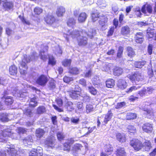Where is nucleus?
Listing matches in <instances>:
<instances>
[{"label": "nucleus", "instance_id": "1", "mask_svg": "<svg viewBox=\"0 0 156 156\" xmlns=\"http://www.w3.org/2000/svg\"><path fill=\"white\" fill-rule=\"evenodd\" d=\"M86 34L84 31H75L71 34L72 37L73 38L77 37L78 44L80 46H84L87 44V38L84 35Z\"/></svg>", "mask_w": 156, "mask_h": 156}, {"label": "nucleus", "instance_id": "2", "mask_svg": "<svg viewBox=\"0 0 156 156\" xmlns=\"http://www.w3.org/2000/svg\"><path fill=\"white\" fill-rule=\"evenodd\" d=\"M130 145L133 147L135 150L139 151L143 147V144L138 139H133L130 142Z\"/></svg>", "mask_w": 156, "mask_h": 156}, {"label": "nucleus", "instance_id": "3", "mask_svg": "<svg viewBox=\"0 0 156 156\" xmlns=\"http://www.w3.org/2000/svg\"><path fill=\"white\" fill-rule=\"evenodd\" d=\"M129 78L133 82V81H142L144 78L143 75L138 72L135 73L134 74L130 75Z\"/></svg>", "mask_w": 156, "mask_h": 156}, {"label": "nucleus", "instance_id": "4", "mask_svg": "<svg viewBox=\"0 0 156 156\" xmlns=\"http://www.w3.org/2000/svg\"><path fill=\"white\" fill-rule=\"evenodd\" d=\"M36 53H34L33 54V55H34V57L32 56L31 58L30 56H28L26 55H24L22 61L20 63V66L22 67H26L27 64L30 62V59L31 60H33L36 58Z\"/></svg>", "mask_w": 156, "mask_h": 156}, {"label": "nucleus", "instance_id": "5", "mask_svg": "<svg viewBox=\"0 0 156 156\" xmlns=\"http://www.w3.org/2000/svg\"><path fill=\"white\" fill-rule=\"evenodd\" d=\"M11 135V130L8 129L3 131L0 135V142H4L6 139V137L10 136Z\"/></svg>", "mask_w": 156, "mask_h": 156}, {"label": "nucleus", "instance_id": "6", "mask_svg": "<svg viewBox=\"0 0 156 156\" xmlns=\"http://www.w3.org/2000/svg\"><path fill=\"white\" fill-rule=\"evenodd\" d=\"M48 79L47 77L44 75H42L38 78L36 80V83L41 86H44L45 85Z\"/></svg>", "mask_w": 156, "mask_h": 156}, {"label": "nucleus", "instance_id": "7", "mask_svg": "<svg viewBox=\"0 0 156 156\" xmlns=\"http://www.w3.org/2000/svg\"><path fill=\"white\" fill-rule=\"evenodd\" d=\"M76 88H77V90H72V91L69 92L70 96L73 99H76L78 97V95L79 94L81 90L80 88L78 86H76L75 89Z\"/></svg>", "mask_w": 156, "mask_h": 156}, {"label": "nucleus", "instance_id": "8", "mask_svg": "<svg viewBox=\"0 0 156 156\" xmlns=\"http://www.w3.org/2000/svg\"><path fill=\"white\" fill-rule=\"evenodd\" d=\"M142 129L144 131L147 133H150L153 130L152 124L149 123H144L142 126Z\"/></svg>", "mask_w": 156, "mask_h": 156}, {"label": "nucleus", "instance_id": "9", "mask_svg": "<svg viewBox=\"0 0 156 156\" xmlns=\"http://www.w3.org/2000/svg\"><path fill=\"white\" fill-rule=\"evenodd\" d=\"M44 143L47 147L53 148L55 145V140L54 138L49 137L46 140Z\"/></svg>", "mask_w": 156, "mask_h": 156}, {"label": "nucleus", "instance_id": "10", "mask_svg": "<svg viewBox=\"0 0 156 156\" xmlns=\"http://www.w3.org/2000/svg\"><path fill=\"white\" fill-rule=\"evenodd\" d=\"M74 142V140L72 138L68 140L64 144L63 150L69 151L70 149V146Z\"/></svg>", "mask_w": 156, "mask_h": 156}, {"label": "nucleus", "instance_id": "11", "mask_svg": "<svg viewBox=\"0 0 156 156\" xmlns=\"http://www.w3.org/2000/svg\"><path fill=\"white\" fill-rule=\"evenodd\" d=\"M108 18L106 15H102L99 17V23L101 26L103 27L106 23L108 21Z\"/></svg>", "mask_w": 156, "mask_h": 156}, {"label": "nucleus", "instance_id": "12", "mask_svg": "<svg viewBox=\"0 0 156 156\" xmlns=\"http://www.w3.org/2000/svg\"><path fill=\"white\" fill-rule=\"evenodd\" d=\"M117 86L120 89H124L126 87L127 84L125 80L119 79L118 81Z\"/></svg>", "mask_w": 156, "mask_h": 156}, {"label": "nucleus", "instance_id": "13", "mask_svg": "<svg viewBox=\"0 0 156 156\" xmlns=\"http://www.w3.org/2000/svg\"><path fill=\"white\" fill-rule=\"evenodd\" d=\"M2 99L3 100L4 99V102L7 105H12L14 101L13 98L10 96H4L2 98Z\"/></svg>", "mask_w": 156, "mask_h": 156}, {"label": "nucleus", "instance_id": "14", "mask_svg": "<svg viewBox=\"0 0 156 156\" xmlns=\"http://www.w3.org/2000/svg\"><path fill=\"white\" fill-rule=\"evenodd\" d=\"M45 131L41 128H38L36 130L35 135L37 139H40L44 135Z\"/></svg>", "mask_w": 156, "mask_h": 156}, {"label": "nucleus", "instance_id": "15", "mask_svg": "<svg viewBox=\"0 0 156 156\" xmlns=\"http://www.w3.org/2000/svg\"><path fill=\"white\" fill-rule=\"evenodd\" d=\"M123 72L122 69L119 67H115L113 69V73L115 76H120L122 74Z\"/></svg>", "mask_w": 156, "mask_h": 156}, {"label": "nucleus", "instance_id": "16", "mask_svg": "<svg viewBox=\"0 0 156 156\" xmlns=\"http://www.w3.org/2000/svg\"><path fill=\"white\" fill-rule=\"evenodd\" d=\"M113 116L111 110L108 111V113L105 115L104 122L105 124H107L108 122L112 118Z\"/></svg>", "mask_w": 156, "mask_h": 156}, {"label": "nucleus", "instance_id": "17", "mask_svg": "<svg viewBox=\"0 0 156 156\" xmlns=\"http://www.w3.org/2000/svg\"><path fill=\"white\" fill-rule=\"evenodd\" d=\"M45 20L47 23L51 24L55 22V18L52 15L48 14L45 18Z\"/></svg>", "mask_w": 156, "mask_h": 156}, {"label": "nucleus", "instance_id": "18", "mask_svg": "<svg viewBox=\"0 0 156 156\" xmlns=\"http://www.w3.org/2000/svg\"><path fill=\"white\" fill-rule=\"evenodd\" d=\"M146 10L147 12L150 13H152V7L150 5H148L146 6L145 5H144L141 9V11L142 12L145 14L146 13Z\"/></svg>", "mask_w": 156, "mask_h": 156}, {"label": "nucleus", "instance_id": "19", "mask_svg": "<svg viewBox=\"0 0 156 156\" xmlns=\"http://www.w3.org/2000/svg\"><path fill=\"white\" fill-rule=\"evenodd\" d=\"M143 145L144 149L146 151H149L152 147L151 143L149 141H146L144 143Z\"/></svg>", "mask_w": 156, "mask_h": 156}, {"label": "nucleus", "instance_id": "20", "mask_svg": "<svg viewBox=\"0 0 156 156\" xmlns=\"http://www.w3.org/2000/svg\"><path fill=\"white\" fill-rule=\"evenodd\" d=\"M87 17V14L84 12L81 13L79 16L78 20L79 23L84 22Z\"/></svg>", "mask_w": 156, "mask_h": 156}, {"label": "nucleus", "instance_id": "21", "mask_svg": "<svg viewBox=\"0 0 156 156\" xmlns=\"http://www.w3.org/2000/svg\"><path fill=\"white\" fill-rule=\"evenodd\" d=\"M66 11L65 9L62 6H60L57 8L56 13L58 16H62Z\"/></svg>", "mask_w": 156, "mask_h": 156}, {"label": "nucleus", "instance_id": "22", "mask_svg": "<svg viewBox=\"0 0 156 156\" xmlns=\"http://www.w3.org/2000/svg\"><path fill=\"white\" fill-rule=\"evenodd\" d=\"M127 53L128 56L132 57L135 55V53L133 49L130 47H128L126 48Z\"/></svg>", "mask_w": 156, "mask_h": 156}, {"label": "nucleus", "instance_id": "23", "mask_svg": "<svg viewBox=\"0 0 156 156\" xmlns=\"http://www.w3.org/2000/svg\"><path fill=\"white\" fill-rule=\"evenodd\" d=\"M117 140L121 143L124 142L126 141V138L125 136L120 133H117L116 135Z\"/></svg>", "mask_w": 156, "mask_h": 156}, {"label": "nucleus", "instance_id": "24", "mask_svg": "<svg viewBox=\"0 0 156 156\" xmlns=\"http://www.w3.org/2000/svg\"><path fill=\"white\" fill-rule=\"evenodd\" d=\"M117 156H126V152L123 148H119L116 152Z\"/></svg>", "mask_w": 156, "mask_h": 156}, {"label": "nucleus", "instance_id": "25", "mask_svg": "<svg viewBox=\"0 0 156 156\" xmlns=\"http://www.w3.org/2000/svg\"><path fill=\"white\" fill-rule=\"evenodd\" d=\"M130 28L128 26L123 27L121 30V34L123 35H127L129 34L130 32Z\"/></svg>", "mask_w": 156, "mask_h": 156}, {"label": "nucleus", "instance_id": "26", "mask_svg": "<svg viewBox=\"0 0 156 156\" xmlns=\"http://www.w3.org/2000/svg\"><path fill=\"white\" fill-rule=\"evenodd\" d=\"M85 32L86 34H84V35L86 36L87 35L90 38H93L94 36L96 34L95 30L92 29H90L87 33H86V32Z\"/></svg>", "mask_w": 156, "mask_h": 156}, {"label": "nucleus", "instance_id": "27", "mask_svg": "<svg viewBox=\"0 0 156 156\" xmlns=\"http://www.w3.org/2000/svg\"><path fill=\"white\" fill-rule=\"evenodd\" d=\"M8 149L7 150L8 152L11 153L12 156H20L19 155L18 151L14 148L8 147Z\"/></svg>", "mask_w": 156, "mask_h": 156}, {"label": "nucleus", "instance_id": "28", "mask_svg": "<svg viewBox=\"0 0 156 156\" xmlns=\"http://www.w3.org/2000/svg\"><path fill=\"white\" fill-rule=\"evenodd\" d=\"M8 115L6 113H1L0 114V120L3 122H7L9 121Z\"/></svg>", "mask_w": 156, "mask_h": 156}, {"label": "nucleus", "instance_id": "29", "mask_svg": "<svg viewBox=\"0 0 156 156\" xmlns=\"http://www.w3.org/2000/svg\"><path fill=\"white\" fill-rule=\"evenodd\" d=\"M9 72L11 75H14L16 74L17 72V68L14 65L11 66L9 68Z\"/></svg>", "mask_w": 156, "mask_h": 156}, {"label": "nucleus", "instance_id": "30", "mask_svg": "<svg viewBox=\"0 0 156 156\" xmlns=\"http://www.w3.org/2000/svg\"><path fill=\"white\" fill-rule=\"evenodd\" d=\"M73 105L72 102L71 101H68L66 104L65 107L68 111L71 112L74 109Z\"/></svg>", "mask_w": 156, "mask_h": 156}, {"label": "nucleus", "instance_id": "31", "mask_svg": "<svg viewBox=\"0 0 156 156\" xmlns=\"http://www.w3.org/2000/svg\"><path fill=\"white\" fill-rule=\"evenodd\" d=\"M146 63L145 61L142 60L141 61L136 62L134 63L135 67L137 68H141L144 66Z\"/></svg>", "mask_w": 156, "mask_h": 156}, {"label": "nucleus", "instance_id": "32", "mask_svg": "<svg viewBox=\"0 0 156 156\" xmlns=\"http://www.w3.org/2000/svg\"><path fill=\"white\" fill-rule=\"evenodd\" d=\"M106 87L108 88H112L115 85V81L112 79H110L106 82Z\"/></svg>", "mask_w": 156, "mask_h": 156}, {"label": "nucleus", "instance_id": "33", "mask_svg": "<svg viewBox=\"0 0 156 156\" xmlns=\"http://www.w3.org/2000/svg\"><path fill=\"white\" fill-rule=\"evenodd\" d=\"M3 6L7 10H8L12 9L13 7V5L11 2H8L3 3Z\"/></svg>", "mask_w": 156, "mask_h": 156}, {"label": "nucleus", "instance_id": "34", "mask_svg": "<svg viewBox=\"0 0 156 156\" xmlns=\"http://www.w3.org/2000/svg\"><path fill=\"white\" fill-rule=\"evenodd\" d=\"M137 117L135 113H129L127 114L126 118L127 120H131L136 119Z\"/></svg>", "mask_w": 156, "mask_h": 156}, {"label": "nucleus", "instance_id": "35", "mask_svg": "<svg viewBox=\"0 0 156 156\" xmlns=\"http://www.w3.org/2000/svg\"><path fill=\"white\" fill-rule=\"evenodd\" d=\"M33 141L32 137L30 136H28L23 140V142L24 144H28V145H31V143L33 142Z\"/></svg>", "mask_w": 156, "mask_h": 156}, {"label": "nucleus", "instance_id": "36", "mask_svg": "<svg viewBox=\"0 0 156 156\" xmlns=\"http://www.w3.org/2000/svg\"><path fill=\"white\" fill-rule=\"evenodd\" d=\"M87 89L89 92L92 94L95 95L97 94V90L96 89L94 88L93 86H88Z\"/></svg>", "mask_w": 156, "mask_h": 156}, {"label": "nucleus", "instance_id": "37", "mask_svg": "<svg viewBox=\"0 0 156 156\" xmlns=\"http://www.w3.org/2000/svg\"><path fill=\"white\" fill-rule=\"evenodd\" d=\"M144 111L147 112V116L148 118L150 119L154 116V112L152 110H148L147 109H144Z\"/></svg>", "mask_w": 156, "mask_h": 156}, {"label": "nucleus", "instance_id": "38", "mask_svg": "<svg viewBox=\"0 0 156 156\" xmlns=\"http://www.w3.org/2000/svg\"><path fill=\"white\" fill-rule=\"evenodd\" d=\"M69 72L73 74L76 75L79 73V70L76 67H73L70 69Z\"/></svg>", "mask_w": 156, "mask_h": 156}, {"label": "nucleus", "instance_id": "39", "mask_svg": "<svg viewBox=\"0 0 156 156\" xmlns=\"http://www.w3.org/2000/svg\"><path fill=\"white\" fill-rule=\"evenodd\" d=\"M70 120L71 123L75 124H78L80 121L79 118L76 116L71 118Z\"/></svg>", "mask_w": 156, "mask_h": 156}, {"label": "nucleus", "instance_id": "40", "mask_svg": "<svg viewBox=\"0 0 156 156\" xmlns=\"http://www.w3.org/2000/svg\"><path fill=\"white\" fill-rule=\"evenodd\" d=\"M29 105L30 106L34 107L37 105V102L36 98H31L30 101Z\"/></svg>", "mask_w": 156, "mask_h": 156}, {"label": "nucleus", "instance_id": "41", "mask_svg": "<svg viewBox=\"0 0 156 156\" xmlns=\"http://www.w3.org/2000/svg\"><path fill=\"white\" fill-rule=\"evenodd\" d=\"M24 113L28 117H30L33 115V113L31 110L27 108L25 109L24 111Z\"/></svg>", "mask_w": 156, "mask_h": 156}, {"label": "nucleus", "instance_id": "42", "mask_svg": "<svg viewBox=\"0 0 156 156\" xmlns=\"http://www.w3.org/2000/svg\"><path fill=\"white\" fill-rule=\"evenodd\" d=\"M76 23V21L73 18H71L69 19L67 22V25L72 27H73V26L75 25Z\"/></svg>", "mask_w": 156, "mask_h": 156}, {"label": "nucleus", "instance_id": "43", "mask_svg": "<svg viewBox=\"0 0 156 156\" xmlns=\"http://www.w3.org/2000/svg\"><path fill=\"white\" fill-rule=\"evenodd\" d=\"M71 60L70 59H65L62 62V65L64 66H69L71 64Z\"/></svg>", "mask_w": 156, "mask_h": 156}, {"label": "nucleus", "instance_id": "44", "mask_svg": "<svg viewBox=\"0 0 156 156\" xmlns=\"http://www.w3.org/2000/svg\"><path fill=\"white\" fill-rule=\"evenodd\" d=\"M128 131L130 133H134L136 132V129L133 126L129 125L127 127Z\"/></svg>", "mask_w": 156, "mask_h": 156}, {"label": "nucleus", "instance_id": "45", "mask_svg": "<svg viewBox=\"0 0 156 156\" xmlns=\"http://www.w3.org/2000/svg\"><path fill=\"white\" fill-rule=\"evenodd\" d=\"M86 112L87 113H89L94 110L93 106L91 104L87 105L86 106Z\"/></svg>", "mask_w": 156, "mask_h": 156}, {"label": "nucleus", "instance_id": "46", "mask_svg": "<svg viewBox=\"0 0 156 156\" xmlns=\"http://www.w3.org/2000/svg\"><path fill=\"white\" fill-rule=\"evenodd\" d=\"M113 151V148L111 145L108 144L106 145L105 151L108 154H110L109 152H112Z\"/></svg>", "mask_w": 156, "mask_h": 156}, {"label": "nucleus", "instance_id": "47", "mask_svg": "<svg viewBox=\"0 0 156 156\" xmlns=\"http://www.w3.org/2000/svg\"><path fill=\"white\" fill-rule=\"evenodd\" d=\"M57 136L58 140L59 141L63 140L64 138V135L63 133L61 132H58L57 133Z\"/></svg>", "mask_w": 156, "mask_h": 156}, {"label": "nucleus", "instance_id": "48", "mask_svg": "<svg viewBox=\"0 0 156 156\" xmlns=\"http://www.w3.org/2000/svg\"><path fill=\"white\" fill-rule=\"evenodd\" d=\"M139 87L133 86L128 89L126 92L127 93H129L133 90H136L139 88Z\"/></svg>", "mask_w": 156, "mask_h": 156}, {"label": "nucleus", "instance_id": "49", "mask_svg": "<svg viewBox=\"0 0 156 156\" xmlns=\"http://www.w3.org/2000/svg\"><path fill=\"white\" fill-rule=\"evenodd\" d=\"M35 151L37 154L38 156H41L43 154V150L42 148L41 147H38L36 149H35Z\"/></svg>", "mask_w": 156, "mask_h": 156}, {"label": "nucleus", "instance_id": "50", "mask_svg": "<svg viewBox=\"0 0 156 156\" xmlns=\"http://www.w3.org/2000/svg\"><path fill=\"white\" fill-rule=\"evenodd\" d=\"M49 63L52 65H55V64L56 61L53 57L52 55H50L49 56Z\"/></svg>", "mask_w": 156, "mask_h": 156}, {"label": "nucleus", "instance_id": "51", "mask_svg": "<svg viewBox=\"0 0 156 156\" xmlns=\"http://www.w3.org/2000/svg\"><path fill=\"white\" fill-rule=\"evenodd\" d=\"M100 16H98V14L97 13H93L92 14V20L94 22L98 20V18L99 19Z\"/></svg>", "mask_w": 156, "mask_h": 156}, {"label": "nucleus", "instance_id": "52", "mask_svg": "<svg viewBox=\"0 0 156 156\" xmlns=\"http://www.w3.org/2000/svg\"><path fill=\"white\" fill-rule=\"evenodd\" d=\"M45 111V108L43 106L39 107L37 109V113L39 114L43 113Z\"/></svg>", "mask_w": 156, "mask_h": 156}, {"label": "nucleus", "instance_id": "53", "mask_svg": "<svg viewBox=\"0 0 156 156\" xmlns=\"http://www.w3.org/2000/svg\"><path fill=\"white\" fill-rule=\"evenodd\" d=\"M147 37L149 38H151L154 37V33L153 31L150 30H147Z\"/></svg>", "mask_w": 156, "mask_h": 156}, {"label": "nucleus", "instance_id": "54", "mask_svg": "<svg viewBox=\"0 0 156 156\" xmlns=\"http://www.w3.org/2000/svg\"><path fill=\"white\" fill-rule=\"evenodd\" d=\"M40 56L41 59L43 61H45L47 59V56L44 54V51H40Z\"/></svg>", "mask_w": 156, "mask_h": 156}, {"label": "nucleus", "instance_id": "55", "mask_svg": "<svg viewBox=\"0 0 156 156\" xmlns=\"http://www.w3.org/2000/svg\"><path fill=\"white\" fill-rule=\"evenodd\" d=\"M123 52V48L121 46H119L117 54V57L119 58L121 57Z\"/></svg>", "mask_w": 156, "mask_h": 156}, {"label": "nucleus", "instance_id": "56", "mask_svg": "<svg viewBox=\"0 0 156 156\" xmlns=\"http://www.w3.org/2000/svg\"><path fill=\"white\" fill-rule=\"evenodd\" d=\"M43 10L39 7H36L34 9V12L37 14H40L42 12Z\"/></svg>", "mask_w": 156, "mask_h": 156}, {"label": "nucleus", "instance_id": "57", "mask_svg": "<svg viewBox=\"0 0 156 156\" xmlns=\"http://www.w3.org/2000/svg\"><path fill=\"white\" fill-rule=\"evenodd\" d=\"M63 80L65 82L69 83L71 81L73 80V78L72 77L65 76L63 78Z\"/></svg>", "mask_w": 156, "mask_h": 156}, {"label": "nucleus", "instance_id": "58", "mask_svg": "<svg viewBox=\"0 0 156 156\" xmlns=\"http://www.w3.org/2000/svg\"><path fill=\"white\" fill-rule=\"evenodd\" d=\"M135 40L136 42L137 43H141L143 41L144 39L141 37H139L138 36L135 37Z\"/></svg>", "mask_w": 156, "mask_h": 156}, {"label": "nucleus", "instance_id": "59", "mask_svg": "<svg viewBox=\"0 0 156 156\" xmlns=\"http://www.w3.org/2000/svg\"><path fill=\"white\" fill-rule=\"evenodd\" d=\"M26 67H23L22 68H21L20 66L19 67L20 71L21 74L23 75H25L27 73V71L25 69Z\"/></svg>", "mask_w": 156, "mask_h": 156}, {"label": "nucleus", "instance_id": "60", "mask_svg": "<svg viewBox=\"0 0 156 156\" xmlns=\"http://www.w3.org/2000/svg\"><path fill=\"white\" fill-rule=\"evenodd\" d=\"M17 132L19 133H26V131L24 128L19 127L17 128Z\"/></svg>", "mask_w": 156, "mask_h": 156}, {"label": "nucleus", "instance_id": "61", "mask_svg": "<svg viewBox=\"0 0 156 156\" xmlns=\"http://www.w3.org/2000/svg\"><path fill=\"white\" fill-rule=\"evenodd\" d=\"M48 87L50 88H54L55 87V84L53 80H51L49 81Z\"/></svg>", "mask_w": 156, "mask_h": 156}, {"label": "nucleus", "instance_id": "62", "mask_svg": "<svg viewBox=\"0 0 156 156\" xmlns=\"http://www.w3.org/2000/svg\"><path fill=\"white\" fill-rule=\"evenodd\" d=\"M79 83L83 86L86 87V81L83 78L80 79L79 80Z\"/></svg>", "mask_w": 156, "mask_h": 156}, {"label": "nucleus", "instance_id": "63", "mask_svg": "<svg viewBox=\"0 0 156 156\" xmlns=\"http://www.w3.org/2000/svg\"><path fill=\"white\" fill-rule=\"evenodd\" d=\"M35 151L34 149L31 150L29 153V156H38Z\"/></svg>", "mask_w": 156, "mask_h": 156}, {"label": "nucleus", "instance_id": "64", "mask_svg": "<svg viewBox=\"0 0 156 156\" xmlns=\"http://www.w3.org/2000/svg\"><path fill=\"white\" fill-rule=\"evenodd\" d=\"M110 69V67L109 64L104 66L102 69V70L105 71H108Z\"/></svg>", "mask_w": 156, "mask_h": 156}]
</instances>
